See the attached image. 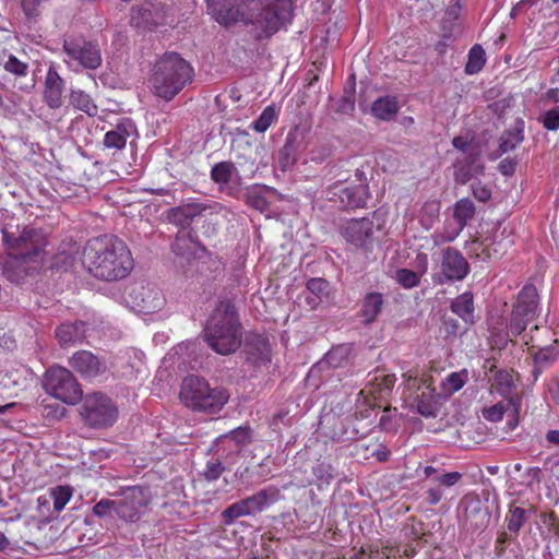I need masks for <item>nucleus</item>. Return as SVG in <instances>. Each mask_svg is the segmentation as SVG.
<instances>
[{
	"mask_svg": "<svg viewBox=\"0 0 559 559\" xmlns=\"http://www.w3.org/2000/svg\"><path fill=\"white\" fill-rule=\"evenodd\" d=\"M433 479L440 485L450 488L462 479V474L459 472H450L440 476H436Z\"/></svg>",
	"mask_w": 559,
	"mask_h": 559,
	"instance_id": "4d7b16f0",
	"label": "nucleus"
},
{
	"mask_svg": "<svg viewBox=\"0 0 559 559\" xmlns=\"http://www.w3.org/2000/svg\"><path fill=\"white\" fill-rule=\"evenodd\" d=\"M417 548L415 546L408 545L404 548L403 554L407 558H412L416 555Z\"/></svg>",
	"mask_w": 559,
	"mask_h": 559,
	"instance_id": "69168bd1",
	"label": "nucleus"
},
{
	"mask_svg": "<svg viewBox=\"0 0 559 559\" xmlns=\"http://www.w3.org/2000/svg\"><path fill=\"white\" fill-rule=\"evenodd\" d=\"M246 203L260 212H264L269 207V202L259 188L247 190Z\"/></svg>",
	"mask_w": 559,
	"mask_h": 559,
	"instance_id": "49530a36",
	"label": "nucleus"
},
{
	"mask_svg": "<svg viewBox=\"0 0 559 559\" xmlns=\"http://www.w3.org/2000/svg\"><path fill=\"white\" fill-rule=\"evenodd\" d=\"M230 438L238 444H245L250 440L249 429L239 427L230 432Z\"/></svg>",
	"mask_w": 559,
	"mask_h": 559,
	"instance_id": "bf43d9fd",
	"label": "nucleus"
},
{
	"mask_svg": "<svg viewBox=\"0 0 559 559\" xmlns=\"http://www.w3.org/2000/svg\"><path fill=\"white\" fill-rule=\"evenodd\" d=\"M452 145L460 152V156L480 153L479 148L471 140L461 135L453 138Z\"/></svg>",
	"mask_w": 559,
	"mask_h": 559,
	"instance_id": "de8ad7c7",
	"label": "nucleus"
},
{
	"mask_svg": "<svg viewBox=\"0 0 559 559\" xmlns=\"http://www.w3.org/2000/svg\"><path fill=\"white\" fill-rule=\"evenodd\" d=\"M559 356L558 345H551L548 347L540 348L535 354V364L542 368L549 366L554 362Z\"/></svg>",
	"mask_w": 559,
	"mask_h": 559,
	"instance_id": "a18cd8bd",
	"label": "nucleus"
},
{
	"mask_svg": "<svg viewBox=\"0 0 559 559\" xmlns=\"http://www.w3.org/2000/svg\"><path fill=\"white\" fill-rule=\"evenodd\" d=\"M462 7L459 2L450 5L444 14L442 29L444 32L443 37L449 39L453 29V23L459 20Z\"/></svg>",
	"mask_w": 559,
	"mask_h": 559,
	"instance_id": "c03bdc74",
	"label": "nucleus"
},
{
	"mask_svg": "<svg viewBox=\"0 0 559 559\" xmlns=\"http://www.w3.org/2000/svg\"><path fill=\"white\" fill-rule=\"evenodd\" d=\"M436 473H437V468L433 466L428 465V466L424 467V475L426 478L432 477Z\"/></svg>",
	"mask_w": 559,
	"mask_h": 559,
	"instance_id": "774afa93",
	"label": "nucleus"
},
{
	"mask_svg": "<svg viewBox=\"0 0 559 559\" xmlns=\"http://www.w3.org/2000/svg\"><path fill=\"white\" fill-rule=\"evenodd\" d=\"M136 135V126L129 119H121L114 129L106 132L104 145L106 148L121 151L126 147L127 141Z\"/></svg>",
	"mask_w": 559,
	"mask_h": 559,
	"instance_id": "a211bd4d",
	"label": "nucleus"
},
{
	"mask_svg": "<svg viewBox=\"0 0 559 559\" xmlns=\"http://www.w3.org/2000/svg\"><path fill=\"white\" fill-rule=\"evenodd\" d=\"M116 500L102 499L93 507V513L98 518L109 515L112 512L116 514Z\"/></svg>",
	"mask_w": 559,
	"mask_h": 559,
	"instance_id": "864d4df0",
	"label": "nucleus"
},
{
	"mask_svg": "<svg viewBox=\"0 0 559 559\" xmlns=\"http://www.w3.org/2000/svg\"><path fill=\"white\" fill-rule=\"evenodd\" d=\"M280 499V489L276 487H267L261 489L257 493L241 499L227 507L222 518L225 524L230 525L238 518L250 516L259 513Z\"/></svg>",
	"mask_w": 559,
	"mask_h": 559,
	"instance_id": "1a4fd4ad",
	"label": "nucleus"
},
{
	"mask_svg": "<svg viewBox=\"0 0 559 559\" xmlns=\"http://www.w3.org/2000/svg\"><path fill=\"white\" fill-rule=\"evenodd\" d=\"M48 0H21V8L28 21H37Z\"/></svg>",
	"mask_w": 559,
	"mask_h": 559,
	"instance_id": "a19ab883",
	"label": "nucleus"
},
{
	"mask_svg": "<svg viewBox=\"0 0 559 559\" xmlns=\"http://www.w3.org/2000/svg\"><path fill=\"white\" fill-rule=\"evenodd\" d=\"M201 211L195 204H188L175 207L170 211V217L174 223L179 225H188L193 217Z\"/></svg>",
	"mask_w": 559,
	"mask_h": 559,
	"instance_id": "e433bc0d",
	"label": "nucleus"
},
{
	"mask_svg": "<svg viewBox=\"0 0 559 559\" xmlns=\"http://www.w3.org/2000/svg\"><path fill=\"white\" fill-rule=\"evenodd\" d=\"M540 473H542V471L538 467H531V468H528L527 469V475L531 478L530 484H532V483L539 484L540 483Z\"/></svg>",
	"mask_w": 559,
	"mask_h": 559,
	"instance_id": "e2e57ef3",
	"label": "nucleus"
},
{
	"mask_svg": "<svg viewBox=\"0 0 559 559\" xmlns=\"http://www.w3.org/2000/svg\"><path fill=\"white\" fill-rule=\"evenodd\" d=\"M329 283L320 277L310 278L307 282V289L314 296L313 298H307L308 304L314 307L326 293Z\"/></svg>",
	"mask_w": 559,
	"mask_h": 559,
	"instance_id": "ea45409f",
	"label": "nucleus"
},
{
	"mask_svg": "<svg viewBox=\"0 0 559 559\" xmlns=\"http://www.w3.org/2000/svg\"><path fill=\"white\" fill-rule=\"evenodd\" d=\"M440 269L441 272L437 280L439 284L462 281L469 273L467 260L459 250L451 247L442 251Z\"/></svg>",
	"mask_w": 559,
	"mask_h": 559,
	"instance_id": "dca6fc26",
	"label": "nucleus"
},
{
	"mask_svg": "<svg viewBox=\"0 0 559 559\" xmlns=\"http://www.w3.org/2000/svg\"><path fill=\"white\" fill-rule=\"evenodd\" d=\"M417 412L425 417L436 416V406L431 402V395L423 393L416 397Z\"/></svg>",
	"mask_w": 559,
	"mask_h": 559,
	"instance_id": "3c124183",
	"label": "nucleus"
},
{
	"mask_svg": "<svg viewBox=\"0 0 559 559\" xmlns=\"http://www.w3.org/2000/svg\"><path fill=\"white\" fill-rule=\"evenodd\" d=\"M361 173L357 171V182H337L330 188V199L338 200L345 207L356 209L366 205L369 198V187L366 179L361 178Z\"/></svg>",
	"mask_w": 559,
	"mask_h": 559,
	"instance_id": "2eb2a0df",
	"label": "nucleus"
},
{
	"mask_svg": "<svg viewBox=\"0 0 559 559\" xmlns=\"http://www.w3.org/2000/svg\"><path fill=\"white\" fill-rule=\"evenodd\" d=\"M50 496L56 511H61L72 497V490L69 486H58L52 488Z\"/></svg>",
	"mask_w": 559,
	"mask_h": 559,
	"instance_id": "37998d69",
	"label": "nucleus"
},
{
	"mask_svg": "<svg viewBox=\"0 0 559 559\" xmlns=\"http://www.w3.org/2000/svg\"><path fill=\"white\" fill-rule=\"evenodd\" d=\"M547 98L554 100L555 103H559V88H550L546 93Z\"/></svg>",
	"mask_w": 559,
	"mask_h": 559,
	"instance_id": "0e129e2a",
	"label": "nucleus"
},
{
	"mask_svg": "<svg viewBox=\"0 0 559 559\" xmlns=\"http://www.w3.org/2000/svg\"><path fill=\"white\" fill-rule=\"evenodd\" d=\"M467 380H468V372L466 369H463V370H460L456 372H451L450 374L447 376V378L442 382L443 390L449 394H453V393L457 392L459 390H461L464 386V384L467 382Z\"/></svg>",
	"mask_w": 559,
	"mask_h": 559,
	"instance_id": "4c0bfd02",
	"label": "nucleus"
},
{
	"mask_svg": "<svg viewBox=\"0 0 559 559\" xmlns=\"http://www.w3.org/2000/svg\"><path fill=\"white\" fill-rule=\"evenodd\" d=\"M64 81L57 70L50 67L46 74L44 97L50 108H59L62 105Z\"/></svg>",
	"mask_w": 559,
	"mask_h": 559,
	"instance_id": "412c9836",
	"label": "nucleus"
},
{
	"mask_svg": "<svg viewBox=\"0 0 559 559\" xmlns=\"http://www.w3.org/2000/svg\"><path fill=\"white\" fill-rule=\"evenodd\" d=\"M71 367L84 378H95L105 371V365L88 350L76 352L70 359Z\"/></svg>",
	"mask_w": 559,
	"mask_h": 559,
	"instance_id": "aec40b11",
	"label": "nucleus"
},
{
	"mask_svg": "<svg viewBox=\"0 0 559 559\" xmlns=\"http://www.w3.org/2000/svg\"><path fill=\"white\" fill-rule=\"evenodd\" d=\"M384 298L381 293L370 292L367 293L360 302L359 316L362 322L370 324L374 322L382 311Z\"/></svg>",
	"mask_w": 559,
	"mask_h": 559,
	"instance_id": "5701e85b",
	"label": "nucleus"
},
{
	"mask_svg": "<svg viewBox=\"0 0 559 559\" xmlns=\"http://www.w3.org/2000/svg\"><path fill=\"white\" fill-rule=\"evenodd\" d=\"M450 308L452 312L457 314L464 322H474V299L472 293L465 292L455 297Z\"/></svg>",
	"mask_w": 559,
	"mask_h": 559,
	"instance_id": "b1692460",
	"label": "nucleus"
},
{
	"mask_svg": "<svg viewBox=\"0 0 559 559\" xmlns=\"http://www.w3.org/2000/svg\"><path fill=\"white\" fill-rule=\"evenodd\" d=\"M7 250L32 264H37L47 245L46 235L37 228L13 222L1 228Z\"/></svg>",
	"mask_w": 559,
	"mask_h": 559,
	"instance_id": "423d86ee",
	"label": "nucleus"
},
{
	"mask_svg": "<svg viewBox=\"0 0 559 559\" xmlns=\"http://www.w3.org/2000/svg\"><path fill=\"white\" fill-rule=\"evenodd\" d=\"M440 213V203L438 201H427L419 213V223L425 229H430L437 222Z\"/></svg>",
	"mask_w": 559,
	"mask_h": 559,
	"instance_id": "f704fd0d",
	"label": "nucleus"
},
{
	"mask_svg": "<svg viewBox=\"0 0 559 559\" xmlns=\"http://www.w3.org/2000/svg\"><path fill=\"white\" fill-rule=\"evenodd\" d=\"M82 416L91 427L105 428L116 423L118 409L106 395L92 393L84 399Z\"/></svg>",
	"mask_w": 559,
	"mask_h": 559,
	"instance_id": "9b49d317",
	"label": "nucleus"
},
{
	"mask_svg": "<svg viewBox=\"0 0 559 559\" xmlns=\"http://www.w3.org/2000/svg\"><path fill=\"white\" fill-rule=\"evenodd\" d=\"M442 499V492L441 490L437 488H430L427 491V500L430 504H437Z\"/></svg>",
	"mask_w": 559,
	"mask_h": 559,
	"instance_id": "052dcab7",
	"label": "nucleus"
},
{
	"mask_svg": "<svg viewBox=\"0 0 559 559\" xmlns=\"http://www.w3.org/2000/svg\"><path fill=\"white\" fill-rule=\"evenodd\" d=\"M194 78L192 66L177 52H166L159 57L150 78L153 94L166 102L178 95Z\"/></svg>",
	"mask_w": 559,
	"mask_h": 559,
	"instance_id": "7ed1b4c3",
	"label": "nucleus"
},
{
	"mask_svg": "<svg viewBox=\"0 0 559 559\" xmlns=\"http://www.w3.org/2000/svg\"><path fill=\"white\" fill-rule=\"evenodd\" d=\"M537 304L536 288L533 285H525L519 293L511 314L509 331L513 336L520 335L534 319Z\"/></svg>",
	"mask_w": 559,
	"mask_h": 559,
	"instance_id": "ddd939ff",
	"label": "nucleus"
},
{
	"mask_svg": "<svg viewBox=\"0 0 559 559\" xmlns=\"http://www.w3.org/2000/svg\"><path fill=\"white\" fill-rule=\"evenodd\" d=\"M234 173L236 167L231 162H221L212 167L211 179L223 190L230 182Z\"/></svg>",
	"mask_w": 559,
	"mask_h": 559,
	"instance_id": "7c9ffc66",
	"label": "nucleus"
},
{
	"mask_svg": "<svg viewBox=\"0 0 559 559\" xmlns=\"http://www.w3.org/2000/svg\"><path fill=\"white\" fill-rule=\"evenodd\" d=\"M313 475L318 480L330 484L333 479V467L326 463H319L313 466Z\"/></svg>",
	"mask_w": 559,
	"mask_h": 559,
	"instance_id": "5fc2aeb1",
	"label": "nucleus"
},
{
	"mask_svg": "<svg viewBox=\"0 0 559 559\" xmlns=\"http://www.w3.org/2000/svg\"><path fill=\"white\" fill-rule=\"evenodd\" d=\"M512 407L514 415L518 416L520 408V400H506L496 403L489 407L483 409V417L491 423H498L502 420L504 413Z\"/></svg>",
	"mask_w": 559,
	"mask_h": 559,
	"instance_id": "a878e982",
	"label": "nucleus"
},
{
	"mask_svg": "<svg viewBox=\"0 0 559 559\" xmlns=\"http://www.w3.org/2000/svg\"><path fill=\"white\" fill-rule=\"evenodd\" d=\"M454 180L456 183L465 185L473 177L484 173V165L480 158V153L469 154V156H457L454 164Z\"/></svg>",
	"mask_w": 559,
	"mask_h": 559,
	"instance_id": "f3484780",
	"label": "nucleus"
},
{
	"mask_svg": "<svg viewBox=\"0 0 559 559\" xmlns=\"http://www.w3.org/2000/svg\"><path fill=\"white\" fill-rule=\"evenodd\" d=\"M82 264L92 276L106 282L127 277L134 266L126 242L112 235L90 239L83 249Z\"/></svg>",
	"mask_w": 559,
	"mask_h": 559,
	"instance_id": "f03ea898",
	"label": "nucleus"
},
{
	"mask_svg": "<svg viewBox=\"0 0 559 559\" xmlns=\"http://www.w3.org/2000/svg\"><path fill=\"white\" fill-rule=\"evenodd\" d=\"M86 324L83 321L63 323L56 329V337L61 346L75 345L85 338Z\"/></svg>",
	"mask_w": 559,
	"mask_h": 559,
	"instance_id": "4be33fe9",
	"label": "nucleus"
},
{
	"mask_svg": "<svg viewBox=\"0 0 559 559\" xmlns=\"http://www.w3.org/2000/svg\"><path fill=\"white\" fill-rule=\"evenodd\" d=\"M403 378L405 386L409 391L416 392L424 386L427 389H429L430 386L429 379L425 378L424 376H420L417 369L408 370L403 374Z\"/></svg>",
	"mask_w": 559,
	"mask_h": 559,
	"instance_id": "79ce46f5",
	"label": "nucleus"
},
{
	"mask_svg": "<svg viewBox=\"0 0 559 559\" xmlns=\"http://www.w3.org/2000/svg\"><path fill=\"white\" fill-rule=\"evenodd\" d=\"M550 393L556 403L559 404V381L554 384V386L550 390Z\"/></svg>",
	"mask_w": 559,
	"mask_h": 559,
	"instance_id": "338daca9",
	"label": "nucleus"
},
{
	"mask_svg": "<svg viewBox=\"0 0 559 559\" xmlns=\"http://www.w3.org/2000/svg\"><path fill=\"white\" fill-rule=\"evenodd\" d=\"M395 378L390 374H381L376 376L370 381L369 394L373 396L374 400L383 399L389 395L394 386Z\"/></svg>",
	"mask_w": 559,
	"mask_h": 559,
	"instance_id": "c756f323",
	"label": "nucleus"
},
{
	"mask_svg": "<svg viewBox=\"0 0 559 559\" xmlns=\"http://www.w3.org/2000/svg\"><path fill=\"white\" fill-rule=\"evenodd\" d=\"M378 230L379 226H376L372 217H362L345 222L341 227V235L348 245L368 254L377 243Z\"/></svg>",
	"mask_w": 559,
	"mask_h": 559,
	"instance_id": "9d476101",
	"label": "nucleus"
},
{
	"mask_svg": "<svg viewBox=\"0 0 559 559\" xmlns=\"http://www.w3.org/2000/svg\"><path fill=\"white\" fill-rule=\"evenodd\" d=\"M472 191L475 199L480 202H487L491 198V190L479 181L472 185Z\"/></svg>",
	"mask_w": 559,
	"mask_h": 559,
	"instance_id": "13d9d810",
	"label": "nucleus"
},
{
	"mask_svg": "<svg viewBox=\"0 0 559 559\" xmlns=\"http://www.w3.org/2000/svg\"><path fill=\"white\" fill-rule=\"evenodd\" d=\"M395 280L404 288H413L418 285L419 277L416 272L408 269H400L396 271Z\"/></svg>",
	"mask_w": 559,
	"mask_h": 559,
	"instance_id": "8fccbe9b",
	"label": "nucleus"
},
{
	"mask_svg": "<svg viewBox=\"0 0 559 559\" xmlns=\"http://www.w3.org/2000/svg\"><path fill=\"white\" fill-rule=\"evenodd\" d=\"M526 522V512L520 507H515L510 510V516L508 519V530L510 532H519Z\"/></svg>",
	"mask_w": 559,
	"mask_h": 559,
	"instance_id": "09e8293b",
	"label": "nucleus"
},
{
	"mask_svg": "<svg viewBox=\"0 0 559 559\" xmlns=\"http://www.w3.org/2000/svg\"><path fill=\"white\" fill-rule=\"evenodd\" d=\"M180 400L193 411L216 414L228 402L229 394L224 388H212L206 380L189 376L181 383Z\"/></svg>",
	"mask_w": 559,
	"mask_h": 559,
	"instance_id": "39448f33",
	"label": "nucleus"
},
{
	"mask_svg": "<svg viewBox=\"0 0 559 559\" xmlns=\"http://www.w3.org/2000/svg\"><path fill=\"white\" fill-rule=\"evenodd\" d=\"M206 2L209 10L219 24L228 25L238 21V11L218 9L222 3L225 4L231 0H206ZM233 2L247 7V12L241 13L240 20L253 25L259 32V38L272 36L293 16L292 0H233Z\"/></svg>",
	"mask_w": 559,
	"mask_h": 559,
	"instance_id": "f257e3e1",
	"label": "nucleus"
},
{
	"mask_svg": "<svg viewBox=\"0 0 559 559\" xmlns=\"http://www.w3.org/2000/svg\"><path fill=\"white\" fill-rule=\"evenodd\" d=\"M63 61L74 72L96 70L103 62L98 45L84 39H64L62 47Z\"/></svg>",
	"mask_w": 559,
	"mask_h": 559,
	"instance_id": "0eeeda50",
	"label": "nucleus"
},
{
	"mask_svg": "<svg viewBox=\"0 0 559 559\" xmlns=\"http://www.w3.org/2000/svg\"><path fill=\"white\" fill-rule=\"evenodd\" d=\"M46 392L66 404L74 405L82 400V390L72 372L63 367H51L45 373Z\"/></svg>",
	"mask_w": 559,
	"mask_h": 559,
	"instance_id": "6e6552de",
	"label": "nucleus"
},
{
	"mask_svg": "<svg viewBox=\"0 0 559 559\" xmlns=\"http://www.w3.org/2000/svg\"><path fill=\"white\" fill-rule=\"evenodd\" d=\"M224 471V466L219 461L209 462L204 471V477L207 480H216L219 478Z\"/></svg>",
	"mask_w": 559,
	"mask_h": 559,
	"instance_id": "6e6d98bb",
	"label": "nucleus"
},
{
	"mask_svg": "<svg viewBox=\"0 0 559 559\" xmlns=\"http://www.w3.org/2000/svg\"><path fill=\"white\" fill-rule=\"evenodd\" d=\"M0 64H3L5 71L15 76H25L28 72V64L20 61L15 56L8 55L5 51L0 52Z\"/></svg>",
	"mask_w": 559,
	"mask_h": 559,
	"instance_id": "c9c22d12",
	"label": "nucleus"
},
{
	"mask_svg": "<svg viewBox=\"0 0 559 559\" xmlns=\"http://www.w3.org/2000/svg\"><path fill=\"white\" fill-rule=\"evenodd\" d=\"M70 103L81 111L91 117L97 115L98 109L92 97L82 90H72L70 93Z\"/></svg>",
	"mask_w": 559,
	"mask_h": 559,
	"instance_id": "c85d7f7f",
	"label": "nucleus"
},
{
	"mask_svg": "<svg viewBox=\"0 0 559 559\" xmlns=\"http://www.w3.org/2000/svg\"><path fill=\"white\" fill-rule=\"evenodd\" d=\"M524 140V122L522 120L516 122V126L506 132L501 139L499 144L500 154H506L508 152L513 151L519 144H521Z\"/></svg>",
	"mask_w": 559,
	"mask_h": 559,
	"instance_id": "cd10ccee",
	"label": "nucleus"
},
{
	"mask_svg": "<svg viewBox=\"0 0 559 559\" xmlns=\"http://www.w3.org/2000/svg\"><path fill=\"white\" fill-rule=\"evenodd\" d=\"M116 514L119 519L134 523L139 521L151 502V495L146 488L140 486L128 487L121 490L120 498L116 500Z\"/></svg>",
	"mask_w": 559,
	"mask_h": 559,
	"instance_id": "f8f14e48",
	"label": "nucleus"
},
{
	"mask_svg": "<svg viewBox=\"0 0 559 559\" xmlns=\"http://www.w3.org/2000/svg\"><path fill=\"white\" fill-rule=\"evenodd\" d=\"M0 266L3 276L12 283H20L31 271L36 269L31 262L9 251L8 254L0 258Z\"/></svg>",
	"mask_w": 559,
	"mask_h": 559,
	"instance_id": "6ab92c4d",
	"label": "nucleus"
},
{
	"mask_svg": "<svg viewBox=\"0 0 559 559\" xmlns=\"http://www.w3.org/2000/svg\"><path fill=\"white\" fill-rule=\"evenodd\" d=\"M475 214V205L467 198L460 199L454 204L453 217L456 224L465 228Z\"/></svg>",
	"mask_w": 559,
	"mask_h": 559,
	"instance_id": "2f4dec72",
	"label": "nucleus"
},
{
	"mask_svg": "<svg viewBox=\"0 0 559 559\" xmlns=\"http://www.w3.org/2000/svg\"><path fill=\"white\" fill-rule=\"evenodd\" d=\"M241 325L233 304L222 300L211 313L204 338L207 345L219 355H228L240 346Z\"/></svg>",
	"mask_w": 559,
	"mask_h": 559,
	"instance_id": "20e7f679",
	"label": "nucleus"
},
{
	"mask_svg": "<svg viewBox=\"0 0 559 559\" xmlns=\"http://www.w3.org/2000/svg\"><path fill=\"white\" fill-rule=\"evenodd\" d=\"M539 121L548 131H557L559 129V106L546 110Z\"/></svg>",
	"mask_w": 559,
	"mask_h": 559,
	"instance_id": "603ef678",
	"label": "nucleus"
},
{
	"mask_svg": "<svg viewBox=\"0 0 559 559\" xmlns=\"http://www.w3.org/2000/svg\"><path fill=\"white\" fill-rule=\"evenodd\" d=\"M276 119L277 114L275 107L273 105L266 106L260 116L251 123V128L259 133H263Z\"/></svg>",
	"mask_w": 559,
	"mask_h": 559,
	"instance_id": "58836bf2",
	"label": "nucleus"
},
{
	"mask_svg": "<svg viewBox=\"0 0 559 559\" xmlns=\"http://www.w3.org/2000/svg\"><path fill=\"white\" fill-rule=\"evenodd\" d=\"M399 108L400 107L396 97L383 96L373 102L371 111L377 118L389 121L395 117Z\"/></svg>",
	"mask_w": 559,
	"mask_h": 559,
	"instance_id": "393cba45",
	"label": "nucleus"
},
{
	"mask_svg": "<svg viewBox=\"0 0 559 559\" xmlns=\"http://www.w3.org/2000/svg\"><path fill=\"white\" fill-rule=\"evenodd\" d=\"M464 228L455 222H445L441 229L436 230L431 235V239L436 246L455 240Z\"/></svg>",
	"mask_w": 559,
	"mask_h": 559,
	"instance_id": "72a5a7b5",
	"label": "nucleus"
},
{
	"mask_svg": "<svg viewBox=\"0 0 559 559\" xmlns=\"http://www.w3.org/2000/svg\"><path fill=\"white\" fill-rule=\"evenodd\" d=\"M514 384L511 374L507 370H496L491 391L499 393L506 400H519L513 396Z\"/></svg>",
	"mask_w": 559,
	"mask_h": 559,
	"instance_id": "bb28decb",
	"label": "nucleus"
},
{
	"mask_svg": "<svg viewBox=\"0 0 559 559\" xmlns=\"http://www.w3.org/2000/svg\"><path fill=\"white\" fill-rule=\"evenodd\" d=\"M545 439L548 443L559 447V430L554 429V430L547 431Z\"/></svg>",
	"mask_w": 559,
	"mask_h": 559,
	"instance_id": "680f3d73",
	"label": "nucleus"
},
{
	"mask_svg": "<svg viewBox=\"0 0 559 559\" xmlns=\"http://www.w3.org/2000/svg\"><path fill=\"white\" fill-rule=\"evenodd\" d=\"M128 298L132 307L142 313H154L165 306V297L159 288L142 282L133 283L128 288Z\"/></svg>",
	"mask_w": 559,
	"mask_h": 559,
	"instance_id": "4468645a",
	"label": "nucleus"
},
{
	"mask_svg": "<svg viewBox=\"0 0 559 559\" xmlns=\"http://www.w3.org/2000/svg\"><path fill=\"white\" fill-rule=\"evenodd\" d=\"M486 63V53L483 47L478 44L474 45L467 56V62L465 64V73L473 75L481 71Z\"/></svg>",
	"mask_w": 559,
	"mask_h": 559,
	"instance_id": "473e14b6",
	"label": "nucleus"
}]
</instances>
